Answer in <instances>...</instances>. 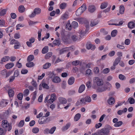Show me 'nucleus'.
I'll use <instances>...</instances> for the list:
<instances>
[{
  "mask_svg": "<svg viewBox=\"0 0 135 135\" xmlns=\"http://www.w3.org/2000/svg\"><path fill=\"white\" fill-rule=\"evenodd\" d=\"M56 128L55 127H54L50 129V130L49 133L51 134H53L54 132L56 129Z\"/></svg>",
  "mask_w": 135,
  "mask_h": 135,
  "instance_id": "nucleus-45",
  "label": "nucleus"
},
{
  "mask_svg": "<svg viewBox=\"0 0 135 135\" xmlns=\"http://www.w3.org/2000/svg\"><path fill=\"white\" fill-rule=\"evenodd\" d=\"M119 79L122 80H125L126 79V77L124 75L122 74H120L119 75Z\"/></svg>",
  "mask_w": 135,
  "mask_h": 135,
  "instance_id": "nucleus-43",
  "label": "nucleus"
},
{
  "mask_svg": "<svg viewBox=\"0 0 135 135\" xmlns=\"http://www.w3.org/2000/svg\"><path fill=\"white\" fill-rule=\"evenodd\" d=\"M81 100L83 101V102H84V103H85V102L89 103L91 102V99L90 97L88 96H87L85 98H81Z\"/></svg>",
  "mask_w": 135,
  "mask_h": 135,
  "instance_id": "nucleus-7",
  "label": "nucleus"
},
{
  "mask_svg": "<svg viewBox=\"0 0 135 135\" xmlns=\"http://www.w3.org/2000/svg\"><path fill=\"white\" fill-rule=\"evenodd\" d=\"M67 51V48H65L61 49L60 50V54H62L66 52Z\"/></svg>",
  "mask_w": 135,
  "mask_h": 135,
  "instance_id": "nucleus-44",
  "label": "nucleus"
},
{
  "mask_svg": "<svg viewBox=\"0 0 135 135\" xmlns=\"http://www.w3.org/2000/svg\"><path fill=\"white\" fill-rule=\"evenodd\" d=\"M79 63V60H76L75 61H73L72 62V64L73 65H78Z\"/></svg>",
  "mask_w": 135,
  "mask_h": 135,
  "instance_id": "nucleus-64",
  "label": "nucleus"
},
{
  "mask_svg": "<svg viewBox=\"0 0 135 135\" xmlns=\"http://www.w3.org/2000/svg\"><path fill=\"white\" fill-rule=\"evenodd\" d=\"M49 49L47 46H45L42 49V53L43 54L46 53L48 51Z\"/></svg>",
  "mask_w": 135,
  "mask_h": 135,
  "instance_id": "nucleus-22",
  "label": "nucleus"
},
{
  "mask_svg": "<svg viewBox=\"0 0 135 135\" xmlns=\"http://www.w3.org/2000/svg\"><path fill=\"white\" fill-rule=\"evenodd\" d=\"M85 86L84 84H82L80 86L79 90V92L80 93H82L85 90Z\"/></svg>",
  "mask_w": 135,
  "mask_h": 135,
  "instance_id": "nucleus-14",
  "label": "nucleus"
},
{
  "mask_svg": "<svg viewBox=\"0 0 135 135\" xmlns=\"http://www.w3.org/2000/svg\"><path fill=\"white\" fill-rule=\"evenodd\" d=\"M128 100L130 104H133L135 102V100L132 98L130 97Z\"/></svg>",
  "mask_w": 135,
  "mask_h": 135,
  "instance_id": "nucleus-39",
  "label": "nucleus"
},
{
  "mask_svg": "<svg viewBox=\"0 0 135 135\" xmlns=\"http://www.w3.org/2000/svg\"><path fill=\"white\" fill-rule=\"evenodd\" d=\"M115 100L114 98L113 97L110 98L108 100L107 102L109 105H113L114 104Z\"/></svg>",
  "mask_w": 135,
  "mask_h": 135,
  "instance_id": "nucleus-9",
  "label": "nucleus"
},
{
  "mask_svg": "<svg viewBox=\"0 0 135 135\" xmlns=\"http://www.w3.org/2000/svg\"><path fill=\"white\" fill-rule=\"evenodd\" d=\"M75 93V91L74 90H71L69 91H68V94L69 95H72L74 94Z\"/></svg>",
  "mask_w": 135,
  "mask_h": 135,
  "instance_id": "nucleus-54",
  "label": "nucleus"
},
{
  "mask_svg": "<svg viewBox=\"0 0 135 135\" xmlns=\"http://www.w3.org/2000/svg\"><path fill=\"white\" fill-rule=\"evenodd\" d=\"M71 25L74 28L78 27V22L75 21H73L72 22Z\"/></svg>",
  "mask_w": 135,
  "mask_h": 135,
  "instance_id": "nucleus-32",
  "label": "nucleus"
},
{
  "mask_svg": "<svg viewBox=\"0 0 135 135\" xmlns=\"http://www.w3.org/2000/svg\"><path fill=\"white\" fill-rule=\"evenodd\" d=\"M32 132L34 133H38L39 131V129L37 127H35L33 128L32 130Z\"/></svg>",
  "mask_w": 135,
  "mask_h": 135,
  "instance_id": "nucleus-41",
  "label": "nucleus"
},
{
  "mask_svg": "<svg viewBox=\"0 0 135 135\" xmlns=\"http://www.w3.org/2000/svg\"><path fill=\"white\" fill-rule=\"evenodd\" d=\"M42 31V29H41L40 31H38V38L39 41H40L41 40V32Z\"/></svg>",
  "mask_w": 135,
  "mask_h": 135,
  "instance_id": "nucleus-47",
  "label": "nucleus"
},
{
  "mask_svg": "<svg viewBox=\"0 0 135 135\" xmlns=\"http://www.w3.org/2000/svg\"><path fill=\"white\" fill-rule=\"evenodd\" d=\"M93 83L92 87L95 89L96 91L98 93H102L106 91L107 88L103 87V80L98 77H94L93 79Z\"/></svg>",
  "mask_w": 135,
  "mask_h": 135,
  "instance_id": "nucleus-1",
  "label": "nucleus"
},
{
  "mask_svg": "<svg viewBox=\"0 0 135 135\" xmlns=\"http://www.w3.org/2000/svg\"><path fill=\"white\" fill-rule=\"evenodd\" d=\"M110 71V69L109 68H106L104 69L102 73L104 74H107Z\"/></svg>",
  "mask_w": 135,
  "mask_h": 135,
  "instance_id": "nucleus-46",
  "label": "nucleus"
},
{
  "mask_svg": "<svg viewBox=\"0 0 135 135\" xmlns=\"http://www.w3.org/2000/svg\"><path fill=\"white\" fill-rule=\"evenodd\" d=\"M68 18V14L67 12H66L63 14L61 17V18L63 20H65Z\"/></svg>",
  "mask_w": 135,
  "mask_h": 135,
  "instance_id": "nucleus-40",
  "label": "nucleus"
},
{
  "mask_svg": "<svg viewBox=\"0 0 135 135\" xmlns=\"http://www.w3.org/2000/svg\"><path fill=\"white\" fill-rule=\"evenodd\" d=\"M83 11H82L80 8H79L76 12V16H79L81 15L83 12Z\"/></svg>",
  "mask_w": 135,
  "mask_h": 135,
  "instance_id": "nucleus-21",
  "label": "nucleus"
},
{
  "mask_svg": "<svg viewBox=\"0 0 135 135\" xmlns=\"http://www.w3.org/2000/svg\"><path fill=\"white\" fill-rule=\"evenodd\" d=\"M121 59V58L120 57H117L115 59L113 63L114 64V65L115 64V65H117L120 62Z\"/></svg>",
  "mask_w": 135,
  "mask_h": 135,
  "instance_id": "nucleus-23",
  "label": "nucleus"
},
{
  "mask_svg": "<svg viewBox=\"0 0 135 135\" xmlns=\"http://www.w3.org/2000/svg\"><path fill=\"white\" fill-rule=\"evenodd\" d=\"M52 53L51 52H49L46 54L45 56V58L46 59H48L52 55Z\"/></svg>",
  "mask_w": 135,
  "mask_h": 135,
  "instance_id": "nucleus-27",
  "label": "nucleus"
},
{
  "mask_svg": "<svg viewBox=\"0 0 135 135\" xmlns=\"http://www.w3.org/2000/svg\"><path fill=\"white\" fill-rule=\"evenodd\" d=\"M67 4L65 3H61L60 6V7L61 9H64L66 7Z\"/></svg>",
  "mask_w": 135,
  "mask_h": 135,
  "instance_id": "nucleus-31",
  "label": "nucleus"
},
{
  "mask_svg": "<svg viewBox=\"0 0 135 135\" xmlns=\"http://www.w3.org/2000/svg\"><path fill=\"white\" fill-rule=\"evenodd\" d=\"M2 126L4 128H6L8 127V131L11 129V124L10 123H8L7 121L6 120H3L2 121Z\"/></svg>",
  "mask_w": 135,
  "mask_h": 135,
  "instance_id": "nucleus-3",
  "label": "nucleus"
},
{
  "mask_svg": "<svg viewBox=\"0 0 135 135\" xmlns=\"http://www.w3.org/2000/svg\"><path fill=\"white\" fill-rule=\"evenodd\" d=\"M18 10L20 12L22 13L25 11V8L23 6L21 5L18 7Z\"/></svg>",
  "mask_w": 135,
  "mask_h": 135,
  "instance_id": "nucleus-17",
  "label": "nucleus"
},
{
  "mask_svg": "<svg viewBox=\"0 0 135 135\" xmlns=\"http://www.w3.org/2000/svg\"><path fill=\"white\" fill-rule=\"evenodd\" d=\"M112 128L110 126H108L107 128H104L102 129L99 132L98 135H109L110 130Z\"/></svg>",
  "mask_w": 135,
  "mask_h": 135,
  "instance_id": "nucleus-2",
  "label": "nucleus"
},
{
  "mask_svg": "<svg viewBox=\"0 0 135 135\" xmlns=\"http://www.w3.org/2000/svg\"><path fill=\"white\" fill-rule=\"evenodd\" d=\"M103 87H105L107 88V89L106 90V91L107 90L109 91L110 90V88L112 87V85L109 82H106V85L103 86Z\"/></svg>",
  "mask_w": 135,
  "mask_h": 135,
  "instance_id": "nucleus-20",
  "label": "nucleus"
},
{
  "mask_svg": "<svg viewBox=\"0 0 135 135\" xmlns=\"http://www.w3.org/2000/svg\"><path fill=\"white\" fill-rule=\"evenodd\" d=\"M10 57L7 56H5L2 58L1 59V62H0L1 64H2L3 62H5L8 60L9 59Z\"/></svg>",
  "mask_w": 135,
  "mask_h": 135,
  "instance_id": "nucleus-15",
  "label": "nucleus"
},
{
  "mask_svg": "<svg viewBox=\"0 0 135 135\" xmlns=\"http://www.w3.org/2000/svg\"><path fill=\"white\" fill-rule=\"evenodd\" d=\"M50 129L48 128H46L44 131V133L45 134H47L49 133Z\"/></svg>",
  "mask_w": 135,
  "mask_h": 135,
  "instance_id": "nucleus-59",
  "label": "nucleus"
},
{
  "mask_svg": "<svg viewBox=\"0 0 135 135\" xmlns=\"http://www.w3.org/2000/svg\"><path fill=\"white\" fill-rule=\"evenodd\" d=\"M125 44L126 45H128L130 43V40L129 39H127L125 40L124 41Z\"/></svg>",
  "mask_w": 135,
  "mask_h": 135,
  "instance_id": "nucleus-57",
  "label": "nucleus"
},
{
  "mask_svg": "<svg viewBox=\"0 0 135 135\" xmlns=\"http://www.w3.org/2000/svg\"><path fill=\"white\" fill-rule=\"evenodd\" d=\"M98 23L97 20L95 19L93 20H92L91 22L90 26L93 27L96 25Z\"/></svg>",
  "mask_w": 135,
  "mask_h": 135,
  "instance_id": "nucleus-19",
  "label": "nucleus"
},
{
  "mask_svg": "<svg viewBox=\"0 0 135 135\" xmlns=\"http://www.w3.org/2000/svg\"><path fill=\"white\" fill-rule=\"evenodd\" d=\"M86 86L88 88H90L91 87V83L90 81H88L87 82Z\"/></svg>",
  "mask_w": 135,
  "mask_h": 135,
  "instance_id": "nucleus-53",
  "label": "nucleus"
},
{
  "mask_svg": "<svg viewBox=\"0 0 135 135\" xmlns=\"http://www.w3.org/2000/svg\"><path fill=\"white\" fill-rule=\"evenodd\" d=\"M135 23L133 22H129L128 24V27L129 28H133L134 27Z\"/></svg>",
  "mask_w": 135,
  "mask_h": 135,
  "instance_id": "nucleus-30",
  "label": "nucleus"
},
{
  "mask_svg": "<svg viewBox=\"0 0 135 135\" xmlns=\"http://www.w3.org/2000/svg\"><path fill=\"white\" fill-rule=\"evenodd\" d=\"M23 96V94L22 93H20L17 95V98L19 100H21L22 99Z\"/></svg>",
  "mask_w": 135,
  "mask_h": 135,
  "instance_id": "nucleus-48",
  "label": "nucleus"
},
{
  "mask_svg": "<svg viewBox=\"0 0 135 135\" xmlns=\"http://www.w3.org/2000/svg\"><path fill=\"white\" fill-rule=\"evenodd\" d=\"M19 74V71L18 70H16L14 72V77H17L18 76Z\"/></svg>",
  "mask_w": 135,
  "mask_h": 135,
  "instance_id": "nucleus-58",
  "label": "nucleus"
},
{
  "mask_svg": "<svg viewBox=\"0 0 135 135\" xmlns=\"http://www.w3.org/2000/svg\"><path fill=\"white\" fill-rule=\"evenodd\" d=\"M59 100L60 102L63 104H66L67 102V100L66 99L61 97L59 98Z\"/></svg>",
  "mask_w": 135,
  "mask_h": 135,
  "instance_id": "nucleus-11",
  "label": "nucleus"
},
{
  "mask_svg": "<svg viewBox=\"0 0 135 135\" xmlns=\"http://www.w3.org/2000/svg\"><path fill=\"white\" fill-rule=\"evenodd\" d=\"M8 94L10 97H12L14 95V91L12 89H9L8 91Z\"/></svg>",
  "mask_w": 135,
  "mask_h": 135,
  "instance_id": "nucleus-33",
  "label": "nucleus"
},
{
  "mask_svg": "<svg viewBox=\"0 0 135 135\" xmlns=\"http://www.w3.org/2000/svg\"><path fill=\"white\" fill-rule=\"evenodd\" d=\"M24 124V120H22L19 122L18 125V126L20 127H21L23 126Z\"/></svg>",
  "mask_w": 135,
  "mask_h": 135,
  "instance_id": "nucleus-49",
  "label": "nucleus"
},
{
  "mask_svg": "<svg viewBox=\"0 0 135 135\" xmlns=\"http://www.w3.org/2000/svg\"><path fill=\"white\" fill-rule=\"evenodd\" d=\"M51 120L50 118L49 117L46 118L45 117H42L38 120V123L40 124H45Z\"/></svg>",
  "mask_w": 135,
  "mask_h": 135,
  "instance_id": "nucleus-4",
  "label": "nucleus"
},
{
  "mask_svg": "<svg viewBox=\"0 0 135 135\" xmlns=\"http://www.w3.org/2000/svg\"><path fill=\"white\" fill-rule=\"evenodd\" d=\"M52 81L54 83H57L60 82L61 80L59 77L58 76H55L52 79Z\"/></svg>",
  "mask_w": 135,
  "mask_h": 135,
  "instance_id": "nucleus-8",
  "label": "nucleus"
},
{
  "mask_svg": "<svg viewBox=\"0 0 135 135\" xmlns=\"http://www.w3.org/2000/svg\"><path fill=\"white\" fill-rule=\"evenodd\" d=\"M51 64L49 62L46 63L43 66L44 69H46L49 68L51 66Z\"/></svg>",
  "mask_w": 135,
  "mask_h": 135,
  "instance_id": "nucleus-36",
  "label": "nucleus"
},
{
  "mask_svg": "<svg viewBox=\"0 0 135 135\" xmlns=\"http://www.w3.org/2000/svg\"><path fill=\"white\" fill-rule=\"evenodd\" d=\"M6 26L5 21L3 19L0 20V26Z\"/></svg>",
  "mask_w": 135,
  "mask_h": 135,
  "instance_id": "nucleus-42",
  "label": "nucleus"
},
{
  "mask_svg": "<svg viewBox=\"0 0 135 135\" xmlns=\"http://www.w3.org/2000/svg\"><path fill=\"white\" fill-rule=\"evenodd\" d=\"M75 81L74 78L73 77H71L68 80V84L70 85L73 84Z\"/></svg>",
  "mask_w": 135,
  "mask_h": 135,
  "instance_id": "nucleus-12",
  "label": "nucleus"
},
{
  "mask_svg": "<svg viewBox=\"0 0 135 135\" xmlns=\"http://www.w3.org/2000/svg\"><path fill=\"white\" fill-rule=\"evenodd\" d=\"M14 65V64L13 62H10L7 64L5 65V67L7 69H9L12 68Z\"/></svg>",
  "mask_w": 135,
  "mask_h": 135,
  "instance_id": "nucleus-13",
  "label": "nucleus"
},
{
  "mask_svg": "<svg viewBox=\"0 0 135 135\" xmlns=\"http://www.w3.org/2000/svg\"><path fill=\"white\" fill-rule=\"evenodd\" d=\"M34 59V56L33 55H30L27 58L28 61H32Z\"/></svg>",
  "mask_w": 135,
  "mask_h": 135,
  "instance_id": "nucleus-38",
  "label": "nucleus"
},
{
  "mask_svg": "<svg viewBox=\"0 0 135 135\" xmlns=\"http://www.w3.org/2000/svg\"><path fill=\"white\" fill-rule=\"evenodd\" d=\"M8 103L6 100H3L0 103V105L1 107H5L8 104Z\"/></svg>",
  "mask_w": 135,
  "mask_h": 135,
  "instance_id": "nucleus-16",
  "label": "nucleus"
},
{
  "mask_svg": "<svg viewBox=\"0 0 135 135\" xmlns=\"http://www.w3.org/2000/svg\"><path fill=\"white\" fill-rule=\"evenodd\" d=\"M41 12V9L38 8H36L34 9L33 12L29 16L31 18L33 17L36 15H38L40 14Z\"/></svg>",
  "mask_w": 135,
  "mask_h": 135,
  "instance_id": "nucleus-5",
  "label": "nucleus"
},
{
  "mask_svg": "<svg viewBox=\"0 0 135 135\" xmlns=\"http://www.w3.org/2000/svg\"><path fill=\"white\" fill-rule=\"evenodd\" d=\"M28 62L26 63V65L28 67L30 68L33 66L35 65L34 63L32 62L28 61Z\"/></svg>",
  "mask_w": 135,
  "mask_h": 135,
  "instance_id": "nucleus-26",
  "label": "nucleus"
},
{
  "mask_svg": "<svg viewBox=\"0 0 135 135\" xmlns=\"http://www.w3.org/2000/svg\"><path fill=\"white\" fill-rule=\"evenodd\" d=\"M31 84L35 87H37V84L36 82L33 80H32L31 82Z\"/></svg>",
  "mask_w": 135,
  "mask_h": 135,
  "instance_id": "nucleus-60",
  "label": "nucleus"
},
{
  "mask_svg": "<svg viewBox=\"0 0 135 135\" xmlns=\"http://www.w3.org/2000/svg\"><path fill=\"white\" fill-rule=\"evenodd\" d=\"M53 43L54 44L59 46L60 44V42L59 39H55L53 41Z\"/></svg>",
  "mask_w": 135,
  "mask_h": 135,
  "instance_id": "nucleus-35",
  "label": "nucleus"
},
{
  "mask_svg": "<svg viewBox=\"0 0 135 135\" xmlns=\"http://www.w3.org/2000/svg\"><path fill=\"white\" fill-rule=\"evenodd\" d=\"M79 8H80L82 11H83L84 12L86 9V6L85 4H83L82 6Z\"/></svg>",
  "mask_w": 135,
  "mask_h": 135,
  "instance_id": "nucleus-28",
  "label": "nucleus"
},
{
  "mask_svg": "<svg viewBox=\"0 0 135 135\" xmlns=\"http://www.w3.org/2000/svg\"><path fill=\"white\" fill-rule=\"evenodd\" d=\"M47 74L48 77L50 78H53L55 76V75L53 72H49Z\"/></svg>",
  "mask_w": 135,
  "mask_h": 135,
  "instance_id": "nucleus-18",
  "label": "nucleus"
},
{
  "mask_svg": "<svg viewBox=\"0 0 135 135\" xmlns=\"http://www.w3.org/2000/svg\"><path fill=\"white\" fill-rule=\"evenodd\" d=\"M123 24V22L122 21H120L119 22V23H113V24H110L109 23V25H114L116 26H119L120 25H122Z\"/></svg>",
  "mask_w": 135,
  "mask_h": 135,
  "instance_id": "nucleus-50",
  "label": "nucleus"
},
{
  "mask_svg": "<svg viewBox=\"0 0 135 135\" xmlns=\"http://www.w3.org/2000/svg\"><path fill=\"white\" fill-rule=\"evenodd\" d=\"M117 32V30H114L112 31L111 33V35L112 37H114L115 36Z\"/></svg>",
  "mask_w": 135,
  "mask_h": 135,
  "instance_id": "nucleus-37",
  "label": "nucleus"
},
{
  "mask_svg": "<svg viewBox=\"0 0 135 135\" xmlns=\"http://www.w3.org/2000/svg\"><path fill=\"white\" fill-rule=\"evenodd\" d=\"M123 124V122L122 121H119L117 122V123H115L114 125V126L115 127H119L122 125Z\"/></svg>",
  "mask_w": 135,
  "mask_h": 135,
  "instance_id": "nucleus-29",
  "label": "nucleus"
},
{
  "mask_svg": "<svg viewBox=\"0 0 135 135\" xmlns=\"http://www.w3.org/2000/svg\"><path fill=\"white\" fill-rule=\"evenodd\" d=\"M95 9V7L93 5L90 6L88 8V10L90 13L93 12Z\"/></svg>",
  "mask_w": 135,
  "mask_h": 135,
  "instance_id": "nucleus-10",
  "label": "nucleus"
},
{
  "mask_svg": "<svg viewBox=\"0 0 135 135\" xmlns=\"http://www.w3.org/2000/svg\"><path fill=\"white\" fill-rule=\"evenodd\" d=\"M86 47L88 49H91L92 48V45L91 44H87L86 45Z\"/></svg>",
  "mask_w": 135,
  "mask_h": 135,
  "instance_id": "nucleus-61",
  "label": "nucleus"
},
{
  "mask_svg": "<svg viewBox=\"0 0 135 135\" xmlns=\"http://www.w3.org/2000/svg\"><path fill=\"white\" fill-rule=\"evenodd\" d=\"M6 10L3 9L0 12V15L1 16H4L6 13Z\"/></svg>",
  "mask_w": 135,
  "mask_h": 135,
  "instance_id": "nucleus-51",
  "label": "nucleus"
},
{
  "mask_svg": "<svg viewBox=\"0 0 135 135\" xmlns=\"http://www.w3.org/2000/svg\"><path fill=\"white\" fill-rule=\"evenodd\" d=\"M6 134V132L4 131L3 128H0V135H4Z\"/></svg>",
  "mask_w": 135,
  "mask_h": 135,
  "instance_id": "nucleus-62",
  "label": "nucleus"
},
{
  "mask_svg": "<svg viewBox=\"0 0 135 135\" xmlns=\"http://www.w3.org/2000/svg\"><path fill=\"white\" fill-rule=\"evenodd\" d=\"M61 34L63 41L64 42H66L68 40L67 32L64 30H63Z\"/></svg>",
  "mask_w": 135,
  "mask_h": 135,
  "instance_id": "nucleus-6",
  "label": "nucleus"
},
{
  "mask_svg": "<svg viewBox=\"0 0 135 135\" xmlns=\"http://www.w3.org/2000/svg\"><path fill=\"white\" fill-rule=\"evenodd\" d=\"M81 117V114L79 113H78L76 114L75 115L74 119L75 121H77Z\"/></svg>",
  "mask_w": 135,
  "mask_h": 135,
  "instance_id": "nucleus-24",
  "label": "nucleus"
},
{
  "mask_svg": "<svg viewBox=\"0 0 135 135\" xmlns=\"http://www.w3.org/2000/svg\"><path fill=\"white\" fill-rule=\"evenodd\" d=\"M108 3L107 2L102 3L100 6V8L102 9H103L106 8L107 6Z\"/></svg>",
  "mask_w": 135,
  "mask_h": 135,
  "instance_id": "nucleus-25",
  "label": "nucleus"
},
{
  "mask_svg": "<svg viewBox=\"0 0 135 135\" xmlns=\"http://www.w3.org/2000/svg\"><path fill=\"white\" fill-rule=\"evenodd\" d=\"M83 102V101L81 100V99L79 101H78L76 102V106H78L82 103H84V102Z\"/></svg>",
  "mask_w": 135,
  "mask_h": 135,
  "instance_id": "nucleus-55",
  "label": "nucleus"
},
{
  "mask_svg": "<svg viewBox=\"0 0 135 135\" xmlns=\"http://www.w3.org/2000/svg\"><path fill=\"white\" fill-rule=\"evenodd\" d=\"M42 86L44 88L46 89H48L49 88V87L45 83H42Z\"/></svg>",
  "mask_w": 135,
  "mask_h": 135,
  "instance_id": "nucleus-63",
  "label": "nucleus"
},
{
  "mask_svg": "<svg viewBox=\"0 0 135 135\" xmlns=\"http://www.w3.org/2000/svg\"><path fill=\"white\" fill-rule=\"evenodd\" d=\"M29 91L28 89H26L23 92L24 96H27L29 94Z\"/></svg>",
  "mask_w": 135,
  "mask_h": 135,
  "instance_id": "nucleus-52",
  "label": "nucleus"
},
{
  "mask_svg": "<svg viewBox=\"0 0 135 135\" xmlns=\"http://www.w3.org/2000/svg\"><path fill=\"white\" fill-rule=\"evenodd\" d=\"M7 70L5 69L1 71V74L3 76L6 75V74L7 73Z\"/></svg>",
  "mask_w": 135,
  "mask_h": 135,
  "instance_id": "nucleus-56",
  "label": "nucleus"
},
{
  "mask_svg": "<svg viewBox=\"0 0 135 135\" xmlns=\"http://www.w3.org/2000/svg\"><path fill=\"white\" fill-rule=\"evenodd\" d=\"M124 11V7L123 6H121L120 7V10L119 12L120 13L122 14H123Z\"/></svg>",
  "mask_w": 135,
  "mask_h": 135,
  "instance_id": "nucleus-34",
  "label": "nucleus"
}]
</instances>
